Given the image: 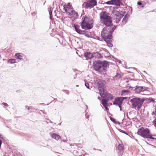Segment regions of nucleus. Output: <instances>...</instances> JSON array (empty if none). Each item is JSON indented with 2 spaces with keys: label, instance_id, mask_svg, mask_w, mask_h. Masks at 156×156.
<instances>
[{
  "label": "nucleus",
  "instance_id": "aec40b11",
  "mask_svg": "<svg viewBox=\"0 0 156 156\" xmlns=\"http://www.w3.org/2000/svg\"><path fill=\"white\" fill-rule=\"evenodd\" d=\"M129 17V15L127 14L125 15L122 20V24H125L127 22L128 18Z\"/></svg>",
  "mask_w": 156,
  "mask_h": 156
},
{
  "label": "nucleus",
  "instance_id": "0eeeda50",
  "mask_svg": "<svg viewBox=\"0 0 156 156\" xmlns=\"http://www.w3.org/2000/svg\"><path fill=\"white\" fill-rule=\"evenodd\" d=\"M138 134L145 138L148 139L151 133L149 130L147 128L143 127L138 129Z\"/></svg>",
  "mask_w": 156,
  "mask_h": 156
},
{
  "label": "nucleus",
  "instance_id": "c9c22d12",
  "mask_svg": "<svg viewBox=\"0 0 156 156\" xmlns=\"http://www.w3.org/2000/svg\"><path fill=\"white\" fill-rule=\"evenodd\" d=\"M107 105H105V106H104L106 110H108V108L107 107Z\"/></svg>",
  "mask_w": 156,
  "mask_h": 156
},
{
  "label": "nucleus",
  "instance_id": "20e7f679",
  "mask_svg": "<svg viewBox=\"0 0 156 156\" xmlns=\"http://www.w3.org/2000/svg\"><path fill=\"white\" fill-rule=\"evenodd\" d=\"M93 20L91 18L85 16L81 23V26L83 29H90L93 27Z\"/></svg>",
  "mask_w": 156,
  "mask_h": 156
},
{
  "label": "nucleus",
  "instance_id": "c756f323",
  "mask_svg": "<svg viewBox=\"0 0 156 156\" xmlns=\"http://www.w3.org/2000/svg\"><path fill=\"white\" fill-rule=\"evenodd\" d=\"M110 120L112 121L113 122H114V123H115L116 124H117V123H116V122L115 121V119H114V118H112V117H110Z\"/></svg>",
  "mask_w": 156,
  "mask_h": 156
},
{
  "label": "nucleus",
  "instance_id": "58836bf2",
  "mask_svg": "<svg viewBox=\"0 0 156 156\" xmlns=\"http://www.w3.org/2000/svg\"><path fill=\"white\" fill-rule=\"evenodd\" d=\"M97 39H98V40L101 41L100 40V38L99 37L97 38Z\"/></svg>",
  "mask_w": 156,
  "mask_h": 156
},
{
  "label": "nucleus",
  "instance_id": "e433bc0d",
  "mask_svg": "<svg viewBox=\"0 0 156 156\" xmlns=\"http://www.w3.org/2000/svg\"><path fill=\"white\" fill-rule=\"evenodd\" d=\"M121 104L118 105L119 107L120 108V110H122V109H121Z\"/></svg>",
  "mask_w": 156,
  "mask_h": 156
},
{
  "label": "nucleus",
  "instance_id": "c03bdc74",
  "mask_svg": "<svg viewBox=\"0 0 156 156\" xmlns=\"http://www.w3.org/2000/svg\"><path fill=\"white\" fill-rule=\"evenodd\" d=\"M2 135H1L0 134V138H2Z\"/></svg>",
  "mask_w": 156,
  "mask_h": 156
},
{
  "label": "nucleus",
  "instance_id": "7ed1b4c3",
  "mask_svg": "<svg viewBox=\"0 0 156 156\" xmlns=\"http://www.w3.org/2000/svg\"><path fill=\"white\" fill-rule=\"evenodd\" d=\"M100 19L101 22L106 26L109 27L112 25V18L109 14L106 12L101 13Z\"/></svg>",
  "mask_w": 156,
  "mask_h": 156
},
{
  "label": "nucleus",
  "instance_id": "473e14b6",
  "mask_svg": "<svg viewBox=\"0 0 156 156\" xmlns=\"http://www.w3.org/2000/svg\"><path fill=\"white\" fill-rule=\"evenodd\" d=\"M116 27L114 26L112 28L111 30V31L112 32V33L114 31V30L116 29Z\"/></svg>",
  "mask_w": 156,
  "mask_h": 156
},
{
  "label": "nucleus",
  "instance_id": "6e6552de",
  "mask_svg": "<svg viewBox=\"0 0 156 156\" xmlns=\"http://www.w3.org/2000/svg\"><path fill=\"white\" fill-rule=\"evenodd\" d=\"M119 10L116 7H114L113 8L112 13L113 15L116 17L118 18H116V21H120L119 19L122 18L124 15V12L122 11L119 12Z\"/></svg>",
  "mask_w": 156,
  "mask_h": 156
},
{
  "label": "nucleus",
  "instance_id": "37998d69",
  "mask_svg": "<svg viewBox=\"0 0 156 156\" xmlns=\"http://www.w3.org/2000/svg\"><path fill=\"white\" fill-rule=\"evenodd\" d=\"M119 63H120L121 62V61H119Z\"/></svg>",
  "mask_w": 156,
  "mask_h": 156
},
{
  "label": "nucleus",
  "instance_id": "a878e982",
  "mask_svg": "<svg viewBox=\"0 0 156 156\" xmlns=\"http://www.w3.org/2000/svg\"><path fill=\"white\" fill-rule=\"evenodd\" d=\"M121 77V75L120 74L118 73H117L116 75L113 77L114 78L119 79Z\"/></svg>",
  "mask_w": 156,
  "mask_h": 156
},
{
  "label": "nucleus",
  "instance_id": "cd10ccee",
  "mask_svg": "<svg viewBox=\"0 0 156 156\" xmlns=\"http://www.w3.org/2000/svg\"><path fill=\"white\" fill-rule=\"evenodd\" d=\"M118 129L119 131V132H120L123 133H125L126 135H128V133L127 132H125V131H124V130H122L121 129Z\"/></svg>",
  "mask_w": 156,
  "mask_h": 156
},
{
  "label": "nucleus",
  "instance_id": "4be33fe9",
  "mask_svg": "<svg viewBox=\"0 0 156 156\" xmlns=\"http://www.w3.org/2000/svg\"><path fill=\"white\" fill-rule=\"evenodd\" d=\"M108 101L107 100L105 99H103L101 101V103L103 106L105 105H107V102Z\"/></svg>",
  "mask_w": 156,
  "mask_h": 156
},
{
  "label": "nucleus",
  "instance_id": "a211bd4d",
  "mask_svg": "<svg viewBox=\"0 0 156 156\" xmlns=\"http://www.w3.org/2000/svg\"><path fill=\"white\" fill-rule=\"evenodd\" d=\"M15 56L16 58L17 59H20L21 60H23V55L22 54L20 53H17L15 54Z\"/></svg>",
  "mask_w": 156,
  "mask_h": 156
},
{
  "label": "nucleus",
  "instance_id": "a19ab883",
  "mask_svg": "<svg viewBox=\"0 0 156 156\" xmlns=\"http://www.w3.org/2000/svg\"><path fill=\"white\" fill-rule=\"evenodd\" d=\"M77 152V151L76 150H75L73 152V153H76Z\"/></svg>",
  "mask_w": 156,
  "mask_h": 156
},
{
  "label": "nucleus",
  "instance_id": "ddd939ff",
  "mask_svg": "<svg viewBox=\"0 0 156 156\" xmlns=\"http://www.w3.org/2000/svg\"><path fill=\"white\" fill-rule=\"evenodd\" d=\"M146 88H148L142 87H138L134 89V90L136 92L139 93L146 90Z\"/></svg>",
  "mask_w": 156,
  "mask_h": 156
},
{
  "label": "nucleus",
  "instance_id": "72a5a7b5",
  "mask_svg": "<svg viewBox=\"0 0 156 156\" xmlns=\"http://www.w3.org/2000/svg\"><path fill=\"white\" fill-rule=\"evenodd\" d=\"M153 124L156 128V118L153 121Z\"/></svg>",
  "mask_w": 156,
  "mask_h": 156
},
{
  "label": "nucleus",
  "instance_id": "393cba45",
  "mask_svg": "<svg viewBox=\"0 0 156 156\" xmlns=\"http://www.w3.org/2000/svg\"><path fill=\"white\" fill-rule=\"evenodd\" d=\"M8 62L12 64L16 62V60L14 59H10L8 60Z\"/></svg>",
  "mask_w": 156,
  "mask_h": 156
},
{
  "label": "nucleus",
  "instance_id": "a18cd8bd",
  "mask_svg": "<svg viewBox=\"0 0 156 156\" xmlns=\"http://www.w3.org/2000/svg\"><path fill=\"white\" fill-rule=\"evenodd\" d=\"M87 119H88V117H87Z\"/></svg>",
  "mask_w": 156,
  "mask_h": 156
},
{
  "label": "nucleus",
  "instance_id": "bb28decb",
  "mask_svg": "<svg viewBox=\"0 0 156 156\" xmlns=\"http://www.w3.org/2000/svg\"><path fill=\"white\" fill-rule=\"evenodd\" d=\"M118 147L120 151H121L123 149V144H119Z\"/></svg>",
  "mask_w": 156,
  "mask_h": 156
},
{
  "label": "nucleus",
  "instance_id": "2f4dec72",
  "mask_svg": "<svg viewBox=\"0 0 156 156\" xmlns=\"http://www.w3.org/2000/svg\"><path fill=\"white\" fill-rule=\"evenodd\" d=\"M113 99V97L111 94H110L108 97V99H109L110 100H112Z\"/></svg>",
  "mask_w": 156,
  "mask_h": 156
},
{
  "label": "nucleus",
  "instance_id": "6ab92c4d",
  "mask_svg": "<svg viewBox=\"0 0 156 156\" xmlns=\"http://www.w3.org/2000/svg\"><path fill=\"white\" fill-rule=\"evenodd\" d=\"M101 56L100 54L98 52L92 53V58H98Z\"/></svg>",
  "mask_w": 156,
  "mask_h": 156
},
{
  "label": "nucleus",
  "instance_id": "1a4fd4ad",
  "mask_svg": "<svg viewBox=\"0 0 156 156\" xmlns=\"http://www.w3.org/2000/svg\"><path fill=\"white\" fill-rule=\"evenodd\" d=\"M69 17L73 21L77 19L78 16V13L76 12L73 9L68 14Z\"/></svg>",
  "mask_w": 156,
  "mask_h": 156
},
{
  "label": "nucleus",
  "instance_id": "ea45409f",
  "mask_svg": "<svg viewBox=\"0 0 156 156\" xmlns=\"http://www.w3.org/2000/svg\"><path fill=\"white\" fill-rule=\"evenodd\" d=\"M151 101L152 102H154V100L152 98Z\"/></svg>",
  "mask_w": 156,
  "mask_h": 156
},
{
  "label": "nucleus",
  "instance_id": "f8f14e48",
  "mask_svg": "<svg viewBox=\"0 0 156 156\" xmlns=\"http://www.w3.org/2000/svg\"><path fill=\"white\" fill-rule=\"evenodd\" d=\"M97 4V2L96 0H89L86 4L87 6L93 7Z\"/></svg>",
  "mask_w": 156,
  "mask_h": 156
},
{
  "label": "nucleus",
  "instance_id": "9d476101",
  "mask_svg": "<svg viewBox=\"0 0 156 156\" xmlns=\"http://www.w3.org/2000/svg\"><path fill=\"white\" fill-rule=\"evenodd\" d=\"M107 5H115L117 6H120L122 5L121 0H111L106 2Z\"/></svg>",
  "mask_w": 156,
  "mask_h": 156
},
{
  "label": "nucleus",
  "instance_id": "f257e3e1",
  "mask_svg": "<svg viewBox=\"0 0 156 156\" xmlns=\"http://www.w3.org/2000/svg\"><path fill=\"white\" fill-rule=\"evenodd\" d=\"M108 66V62L105 61L98 60L93 63L94 69L100 73L105 72Z\"/></svg>",
  "mask_w": 156,
  "mask_h": 156
},
{
  "label": "nucleus",
  "instance_id": "79ce46f5",
  "mask_svg": "<svg viewBox=\"0 0 156 156\" xmlns=\"http://www.w3.org/2000/svg\"><path fill=\"white\" fill-rule=\"evenodd\" d=\"M154 112H155L156 113V107L155 108V112H153V114H154Z\"/></svg>",
  "mask_w": 156,
  "mask_h": 156
},
{
  "label": "nucleus",
  "instance_id": "423d86ee",
  "mask_svg": "<svg viewBox=\"0 0 156 156\" xmlns=\"http://www.w3.org/2000/svg\"><path fill=\"white\" fill-rule=\"evenodd\" d=\"M98 89L101 96L104 98L107 95V92L105 87V82L103 80H100L98 82Z\"/></svg>",
  "mask_w": 156,
  "mask_h": 156
},
{
  "label": "nucleus",
  "instance_id": "5701e85b",
  "mask_svg": "<svg viewBox=\"0 0 156 156\" xmlns=\"http://www.w3.org/2000/svg\"><path fill=\"white\" fill-rule=\"evenodd\" d=\"M149 138L154 140H156V135H152L151 133Z\"/></svg>",
  "mask_w": 156,
  "mask_h": 156
},
{
  "label": "nucleus",
  "instance_id": "2eb2a0df",
  "mask_svg": "<svg viewBox=\"0 0 156 156\" xmlns=\"http://www.w3.org/2000/svg\"><path fill=\"white\" fill-rule=\"evenodd\" d=\"M49 134L51 138L57 140L61 138L60 136L56 133H50Z\"/></svg>",
  "mask_w": 156,
  "mask_h": 156
},
{
  "label": "nucleus",
  "instance_id": "7c9ffc66",
  "mask_svg": "<svg viewBox=\"0 0 156 156\" xmlns=\"http://www.w3.org/2000/svg\"><path fill=\"white\" fill-rule=\"evenodd\" d=\"M85 86L88 89H90V88L89 87V84L88 83L85 82Z\"/></svg>",
  "mask_w": 156,
  "mask_h": 156
},
{
  "label": "nucleus",
  "instance_id": "f3484780",
  "mask_svg": "<svg viewBox=\"0 0 156 156\" xmlns=\"http://www.w3.org/2000/svg\"><path fill=\"white\" fill-rule=\"evenodd\" d=\"M123 99L121 98H118L115 99L113 102V105L121 104L122 103Z\"/></svg>",
  "mask_w": 156,
  "mask_h": 156
},
{
  "label": "nucleus",
  "instance_id": "f704fd0d",
  "mask_svg": "<svg viewBox=\"0 0 156 156\" xmlns=\"http://www.w3.org/2000/svg\"><path fill=\"white\" fill-rule=\"evenodd\" d=\"M2 104L6 106H8V104L5 103H2Z\"/></svg>",
  "mask_w": 156,
  "mask_h": 156
},
{
  "label": "nucleus",
  "instance_id": "b1692460",
  "mask_svg": "<svg viewBox=\"0 0 156 156\" xmlns=\"http://www.w3.org/2000/svg\"><path fill=\"white\" fill-rule=\"evenodd\" d=\"M129 91L128 90H123L122 91V95H126L128 94L129 93Z\"/></svg>",
  "mask_w": 156,
  "mask_h": 156
},
{
  "label": "nucleus",
  "instance_id": "4468645a",
  "mask_svg": "<svg viewBox=\"0 0 156 156\" xmlns=\"http://www.w3.org/2000/svg\"><path fill=\"white\" fill-rule=\"evenodd\" d=\"M74 27L75 28L76 31L80 34H84L85 32L84 30H81L78 28V26L77 25H74Z\"/></svg>",
  "mask_w": 156,
  "mask_h": 156
},
{
  "label": "nucleus",
  "instance_id": "412c9836",
  "mask_svg": "<svg viewBox=\"0 0 156 156\" xmlns=\"http://www.w3.org/2000/svg\"><path fill=\"white\" fill-rule=\"evenodd\" d=\"M48 10L50 15V19L51 20H52L53 18L52 15V9L51 6H49V7H48Z\"/></svg>",
  "mask_w": 156,
  "mask_h": 156
},
{
  "label": "nucleus",
  "instance_id": "f03ea898",
  "mask_svg": "<svg viewBox=\"0 0 156 156\" xmlns=\"http://www.w3.org/2000/svg\"><path fill=\"white\" fill-rule=\"evenodd\" d=\"M111 26L109 27L106 26L105 27L101 32V36L108 44L112 45L110 43L112 38V32L111 31Z\"/></svg>",
  "mask_w": 156,
  "mask_h": 156
},
{
  "label": "nucleus",
  "instance_id": "dca6fc26",
  "mask_svg": "<svg viewBox=\"0 0 156 156\" xmlns=\"http://www.w3.org/2000/svg\"><path fill=\"white\" fill-rule=\"evenodd\" d=\"M84 56L86 60L90 59L92 58V53L87 52L84 53Z\"/></svg>",
  "mask_w": 156,
  "mask_h": 156
},
{
  "label": "nucleus",
  "instance_id": "39448f33",
  "mask_svg": "<svg viewBox=\"0 0 156 156\" xmlns=\"http://www.w3.org/2000/svg\"><path fill=\"white\" fill-rule=\"evenodd\" d=\"M144 100L140 98H135L130 100V102L133 107L138 110L140 109Z\"/></svg>",
  "mask_w": 156,
  "mask_h": 156
},
{
  "label": "nucleus",
  "instance_id": "4c0bfd02",
  "mask_svg": "<svg viewBox=\"0 0 156 156\" xmlns=\"http://www.w3.org/2000/svg\"><path fill=\"white\" fill-rule=\"evenodd\" d=\"M137 4L139 5H141L142 4V3L140 2H138V3H137Z\"/></svg>",
  "mask_w": 156,
  "mask_h": 156
},
{
  "label": "nucleus",
  "instance_id": "c85d7f7f",
  "mask_svg": "<svg viewBox=\"0 0 156 156\" xmlns=\"http://www.w3.org/2000/svg\"><path fill=\"white\" fill-rule=\"evenodd\" d=\"M25 108H26L27 109L29 110L32 109V107L31 106H29L27 105H26L25 106Z\"/></svg>",
  "mask_w": 156,
  "mask_h": 156
},
{
  "label": "nucleus",
  "instance_id": "9b49d317",
  "mask_svg": "<svg viewBox=\"0 0 156 156\" xmlns=\"http://www.w3.org/2000/svg\"><path fill=\"white\" fill-rule=\"evenodd\" d=\"M64 9L67 14H68L73 10V8L69 3L64 6Z\"/></svg>",
  "mask_w": 156,
  "mask_h": 156
}]
</instances>
